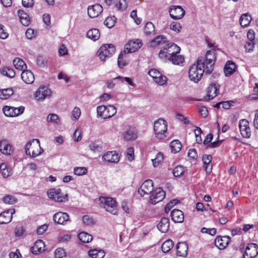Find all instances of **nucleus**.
<instances>
[{
	"label": "nucleus",
	"instance_id": "obj_1",
	"mask_svg": "<svg viewBox=\"0 0 258 258\" xmlns=\"http://www.w3.org/2000/svg\"><path fill=\"white\" fill-rule=\"evenodd\" d=\"M205 72V58L199 57L196 63H194L188 70V76L190 80L198 82L202 78Z\"/></svg>",
	"mask_w": 258,
	"mask_h": 258
},
{
	"label": "nucleus",
	"instance_id": "obj_2",
	"mask_svg": "<svg viewBox=\"0 0 258 258\" xmlns=\"http://www.w3.org/2000/svg\"><path fill=\"white\" fill-rule=\"evenodd\" d=\"M180 48L174 43L166 44L163 49L159 52L158 56L160 58L164 61H167V58L169 56L174 55L178 54Z\"/></svg>",
	"mask_w": 258,
	"mask_h": 258
},
{
	"label": "nucleus",
	"instance_id": "obj_3",
	"mask_svg": "<svg viewBox=\"0 0 258 258\" xmlns=\"http://www.w3.org/2000/svg\"><path fill=\"white\" fill-rule=\"evenodd\" d=\"M167 122L162 118H159L155 121L154 131L156 137L159 139H164L166 137L165 133L167 132Z\"/></svg>",
	"mask_w": 258,
	"mask_h": 258
},
{
	"label": "nucleus",
	"instance_id": "obj_4",
	"mask_svg": "<svg viewBox=\"0 0 258 258\" xmlns=\"http://www.w3.org/2000/svg\"><path fill=\"white\" fill-rule=\"evenodd\" d=\"M100 206L105 210L113 215L117 214L116 203L114 199L110 197H102L100 198Z\"/></svg>",
	"mask_w": 258,
	"mask_h": 258
},
{
	"label": "nucleus",
	"instance_id": "obj_5",
	"mask_svg": "<svg viewBox=\"0 0 258 258\" xmlns=\"http://www.w3.org/2000/svg\"><path fill=\"white\" fill-rule=\"evenodd\" d=\"M115 47L111 44H106L102 45L97 51V54L102 61H105L114 53Z\"/></svg>",
	"mask_w": 258,
	"mask_h": 258
},
{
	"label": "nucleus",
	"instance_id": "obj_6",
	"mask_svg": "<svg viewBox=\"0 0 258 258\" xmlns=\"http://www.w3.org/2000/svg\"><path fill=\"white\" fill-rule=\"evenodd\" d=\"M47 194L50 199L57 202H65L68 201V194L62 193L60 188H50Z\"/></svg>",
	"mask_w": 258,
	"mask_h": 258
},
{
	"label": "nucleus",
	"instance_id": "obj_7",
	"mask_svg": "<svg viewBox=\"0 0 258 258\" xmlns=\"http://www.w3.org/2000/svg\"><path fill=\"white\" fill-rule=\"evenodd\" d=\"M215 51L216 50L214 49L208 50L206 53L205 58L204 57L205 63L206 62L205 73L207 74H211L213 71V66L216 59Z\"/></svg>",
	"mask_w": 258,
	"mask_h": 258
},
{
	"label": "nucleus",
	"instance_id": "obj_8",
	"mask_svg": "<svg viewBox=\"0 0 258 258\" xmlns=\"http://www.w3.org/2000/svg\"><path fill=\"white\" fill-rule=\"evenodd\" d=\"M24 107L21 106L19 107L5 106L3 110L5 115L9 117H13L22 114L24 111Z\"/></svg>",
	"mask_w": 258,
	"mask_h": 258
},
{
	"label": "nucleus",
	"instance_id": "obj_9",
	"mask_svg": "<svg viewBox=\"0 0 258 258\" xmlns=\"http://www.w3.org/2000/svg\"><path fill=\"white\" fill-rule=\"evenodd\" d=\"M165 197V192L160 187L157 188L150 196V203L153 205L162 201Z\"/></svg>",
	"mask_w": 258,
	"mask_h": 258
},
{
	"label": "nucleus",
	"instance_id": "obj_10",
	"mask_svg": "<svg viewBox=\"0 0 258 258\" xmlns=\"http://www.w3.org/2000/svg\"><path fill=\"white\" fill-rule=\"evenodd\" d=\"M169 13L171 18L178 20L182 18L185 15V11L181 6H172L169 8Z\"/></svg>",
	"mask_w": 258,
	"mask_h": 258
},
{
	"label": "nucleus",
	"instance_id": "obj_11",
	"mask_svg": "<svg viewBox=\"0 0 258 258\" xmlns=\"http://www.w3.org/2000/svg\"><path fill=\"white\" fill-rule=\"evenodd\" d=\"M258 245L253 243H249L246 246L243 254V258H254L258 254Z\"/></svg>",
	"mask_w": 258,
	"mask_h": 258
},
{
	"label": "nucleus",
	"instance_id": "obj_12",
	"mask_svg": "<svg viewBox=\"0 0 258 258\" xmlns=\"http://www.w3.org/2000/svg\"><path fill=\"white\" fill-rule=\"evenodd\" d=\"M153 189V182L151 179H147L141 185L138 190L139 194L143 197L145 195H149Z\"/></svg>",
	"mask_w": 258,
	"mask_h": 258
},
{
	"label": "nucleus",
	"instance_id": "obj_13",
	"mask_svg": "<svg viewBox=\"0 0 258 258\" xmlns=\"http://www.w3.org/2000/svg\"><path fill=\"white\" fill-rule=\"evenodd\" d=\"M142 44L139 39L130 40L124 46V51L127 53L135 52L142 46Z\"/></svg>",
	"mask_w": 258,
	"mask_h": 258
},
{
	"label": "nucleus",
	"instance_id": "obj_14",
	"mask_svg": "<svg viewBox=\"0 0 258 258\" xmlns=\"http://www.w3.org/2000/svg\"><path fill=\"white\" fill-rule=\"evenodd\" d=\"M239 127L240 133L243 138H248L251 135L250 128L249 126V122L245 119L240 120Z\"/></svg>",
	"mask_w": 258,
	"mask_h": 258
},
{
	"label": "nucleus",
	"instance_id": "obj_15",
	"mask_svg": "<svg viewBox=\"0 0 258 258\" xmlns=\"http://www.w3.org/2000/svg\"><path fill=\"white\" fill-rule=\"evenodd\" d=\"M51 95V90L46 86L40 87L35 93V97L38 100H43Z\"/></svg>",
	"mask_w": 258,
	"mask_h": 258
},
{
	"label": "nucleus",
	"instance_id": "obj_16",
	"mask_svg": "<svg viewBox=\"0 0 258 258\" xmlns=\"http://www.w3.org/2000/svg\"><path fill=\"white\" fill-rule=\"evenodd\" d=\"M15 210L11 209L5 211L0 214V224H7L10 222L13 218V215L15 214Z\"/></svg>",
	"mask_w": 258,
	"mask_h": 258
},
{
	"label": "nucleus",
	"instance_id": "obj_17",
	"mask_svg": "<svg viewBox=\"0 0 258 258\" xmlns=\"http://www.w3.org/2000/svg\"><path fill=\"white\" fill-rule=\"evenodd\" d=\"M103 11V8L100 4L89 6L88 8V15L92 18L98 17Z\"/></svg>",
	"mask_w": 258,
	"mask_h": 258
},
{
	"label": "nucleus",
	"instance_id": "obj_18",
	"mask_svg": "<svg viewBox=\"0 0 258 258\" xmlns=\"http://www.w3.org/2000/svg\"><path fill=\"white\" fill-rule=\"evenodd\" d=\"M219 92V85L217 83H212L208 88L206 99L211 100L215 97Z\"/></svg>",
	"mask_w": 258,
	"mask_h": 258
},
{
	"label": "nucleus",
	"instance_id": "obj_19",
	"mask_svg": "<svg viewBox=\"0 0 258 258\" xmlns=\"http://www.w3.org/2000/svg\"><path fill=\"white\" fill-rule=\"evenodd\" d=\"M230 238L228 236H217L215 240V245L219 249H224L230 242Z\"/></svg>",
	"mask_w": 258,
	"mask_h": 258
},
{
	"label": "nucleus",
	"instance_id": "obj_20",
	"mask_svg": "<svg viewBox=\"0 0 258 258\" xmlns=\"http://www.w3.org/2000/svg\"><path fill=\"white\" fill-rule=\"evenodd\" d=\"M102 159L108 162L117 163L119 161V156L116 151L107 152L103 155Z\"/></svg>",
	"mask_w": 258,
	"mask_h": 258
},
{
	"label": "nucleus",
	"instance_id": "obj_21",
	"mask_svg": "<svg viewBox=\"0 0 258 258\" xmlns=\"http://www.w3.org/2000/svg\"><path fill=\"white\" fill-rule=\"evenodd\" d=\"M69 215L67 213L59 212L55 213L53 216L54 222L59 224H63L69 220Z\"/></svg>",
	"mask_w": 258,
	"mask_h": 258
},
{
	"label": "nucleus",
	"instance_id": "obj_22",
	"mask_svg": "<svg viewBox=\"0 0 258 258\" xmlns=\"http://www.w3.org/2000/svg\"><path fill=\"white\" fill-rule=\"evenodd\" d=\"M0 151L5 155H11L13 152L12 145L7 140H3L0 142Z\"/></svg>",
	"mask_w": 258,
	"mask_h": 258
},
{
	"label": "nucleus",
	"instance_id": "obj_23",
	"mask_svg": "<svg viewBox=\"0 0 258 258\" xmlns=\"http://www.w3.org/2000/svg\"><path fill=\"white\" fill-rule=\"evenodd\" d=\"M171 217L175 223H182L184 220V214L182 211L174 209L171 211Z\"/></svg>",
	"mask_w": 258,
	"mask_h": 258
},
{
	"label": "nucleus",
	"instance_id": "obj_24",
	"mask_svg": "<svg viewBox=\"0 0 258 258\" xmlns=\"http://www.w3.org/2000/svg\"><path fill=\"white\" fill-rule=\"evenodd\" d=\"M236 69V64L232 61L228 60L224 66V72L226 77L231 76Z\"/></svg>",
	"mask_w": 258,
	"mask_h": 258
},
{
	"label": "nucleus",
	"instance_id": "obj_25",
	"mask_svg": "<svg viewBox=\"0 0 258 258\" xmlns=\"http://www.w3.org/2000/svg\"><path fill=\"white\" fill-rule=\"evenodd\" d=\"M168 41L167 39L164 35H161L157 36L154 39L151 40L149 42L150 47H155L158 45L164 44Z\"/></svg>",
	"mask_w": 258,
	"mask_h": 258
},
{
	"label": "nucleus",
	"instance_id": "obj_26",
	"mask_svg": "<svg viewBox=\"0 0 258 258\" xmlns=\"http://www.w3.org/2000/svg\"><path fill=\"white\" fill-rule=\"evenodd\" d=\"M21 78L25 83L28 84H31L34 81V76L32 72L29 70L22 71Z\"/></svg>",
	"mask_w": 258,
	"mask_h": 258
},
{
	"label": "nucleus",
	"instance_id": "obj_27",
	"mask_svg": "<svg viewBox=\"0 0 258 258\" xmlns=\"http://www.w3.org/2000/svg\"><path fill=\"white\" fill-rule=\"evenodd\" d=\"M169 227V220L168 218L162 217L157 225V228L162 233L166 232Z\"/></svg>",
	"mask_w": 258,
	"mask_h": 258
},
{
	"label": "nucleus",
	"instance_id": "obj_28",
	"mask_svg": "<svg viewBox=\"0 0 258 258\" xmlns=\"http://www.w3.org/2000/svg\"><path fill=\"white\" fill-rule=\"evenodd\" d=\"M188 245L186 242H179L176 245V251L178 255L185 256L187 254Z\"/></svg>",
	"mask_w": 258,
	"mask_h": 258
},
{
	"label": "nucleus",
	"instance_id": "obj_29",
	"mask_svg": "<svg viewBox=\"0 0 258 258\" xmlns=\"http://www.w3.org/2000/svg\"><path fill=\"white\" fill-rule=\"evenodd\" d=\"M212 159V157L210 155L205 154L203 156V162L205 165L206 171L207 173H211L212 171V166L211 164Z\"/></svg>",
	"mask_w": 258,
	"mask_h": 258
},
{
	"label": "nucleus",
	"instance_id": "obj_30",
	"mask_svg": "<svg viewBox=\"0 0 258 258\" xmlns=\"http://www.w3.org/2000/svg\"><path fill=\"white\" fill-rule=\"evenodd\" d=\"M88 255L92 258H103L105 256V251L101 249H90L88 252Z\"/></svg>",
	"mask_w": 258,
	"mask_h": 258
},
{
	"label": "nucleus",
	"instance_id": "obj_31",
	"mask_svg": "<svg viewBox=\"0 0 258 258\" xmlns=\"http://www.w3.org/2000/svg\"><path fill=\"white\" fill-rule=\"evenodd\" d=\"M18 15L22 25L27 26L30 24V21L29 17L23 10H19L18 12Z\"/></svg>",
	"mask_w": 258,
	"mask_h": 258
},
{
	"label": "nucleus",
	"instance_id": "obj_32",
	"mask_svg": "<svg viewBox=\"0 0 258 258\" xmlns=\"http://www.w3.org/2000/svg\"><path fill=\"white\" fill-rule=\"evenodd\" d=\"M137 138V133L133 129L130 128L123 133V138L126 141H134Z\"/></svg>",
	"mask_w": 258,
	"mask_h": 258
},
{
	"label": "nucleus",
	"instance_id": "obj_33",
	"mask_svg": "<svg viewBox=\"0 0 258 258\" xmlns=\"http://www.w3.org/2000/svg\"><path fill=\"white\" fill-rule=\"evenodd\" d=\"M184 60V57L180 54L169 56L167 58V61H171L173 64L176 65H181L183 63Z\"/></svg>",
	"mask_w": 258,
	"mask_h": 258
},
{
	"label": "nucleus",
	"instance_id": "obj_34",
	"mask_svg": "<svg viewBox=\"0 0 258 258\" xmlns=\"http://www.w3.org/2000/svg\"><path fill=\"white\" fill-rule=\"evenodd\" d=\"M0 171L4 178H7L12 174L11 168L4 163L0 165Z\"/></svg>",
	"mask_w": 258,
	"mask_h": 258
},
{
	"label": "nucleus",
	"instance_id": "obj_35",
	"mask_svg": "<svg viewBox=\"0 0 258 258\" xmlns=\"http://www.w3.org/2000/svg\"><path fill=\"white\" fill-rule=\"evenodd\" d=\"M116 109L114 106L108 105L106 106L105 114H104V119L112 117L116 113Z\"/></svg>",
	"mask_w": 258,
	"mask_h": 258
},
{
	"label": "nucleus",
	"instance_id": "obj_36",
	"mask_svg": "<svg viewBox=\"0 0 258 258\" xmlns=\"http://www.w3.org/2000/svg\"><path fill=\"white\" fill-rule=\"evenodd\" d=\"M32 249L34 253L43 251L44 250V244L43 241L42 240H38L36 241Z\"/></svg>",
	"mask_w": 258,
	"mask_h": 258
},
{
	"label": "nucleus",
	"instance_id": "obj_37",
	"mask_svg": "<svg viewBox=\"0 0 258 258\" xmlns=\"http://www.w3.org/2000/svg\"><path fill=\"white\" fill-rule=\"evenodd\" d=\"M251 21V16L247 13L242 15L240 18V23L242 27H247Z\"/></svg>",
	"mask_w": 258,
	"mask_h": 258
},
{
	"label": "nucleus",
	"instance_id": "obj_38",
	"mask_svg": "<svg viewBox=\"0 0 258 258\" xmlns=\"http://www.w3.org/2000/svg\"><path fill=\"white\" fill-rule=\"evenodd\" d=\"M87 36L89 39L96 41L100 37L99 31L97 29H90L87 32Z\"/></svg>",
	"mask_w": 258,
	"mask_h": 258
},
{
	"label": "nucleus",
	"instance_id": "obj_39",
	"mask_svg": "<svg viewBox=\"0 0 258 258\" xmlns=\"http://www.w3.org/2000/svg\"><path fill=\"white\" fill-rule=\"evenodd\" d=\"M13 64L15 68L19 71H23L27 68V66L24 61L19 58H16L13 60Z\"/></svg>",
	"mask_w": 258,
	"mask_h": 258
},
{
	"label": "nucleus",
	"instance_id": "obj_40",
	"mask_svg": "<svg viewBox=\"0 0 258 258\" xmlns=\"http://www.w3.org/2000/svg\"><path fill=\"white\" fill-rule=\"evenodd\" d=\"M78 238L83 243H89L93 239L91 235L85 232H82L78 235Z\"/></svg>",
	"mask_w": 258,
	"mask_h": 258
},
{
	"label": "nucleus",
	"instance_id": "obj_41",
	"mask_svg": "<svg viewBox=\"0 0 258 258\" xmlns=\"http://www.w3.org/2000/svg\"><path fill=\"white\" fill-rule=\"evenodd\" d=\"M14 92L12 88L4 89L0 90V98L7 99L14 94Z\"/></svg>",
	"mask_w": 258,
	"mask_h": 258
},
{
	"label": "nucleus",
	"instance_id": "obj_42",
	"mask_svg": "<svg viewBox=\"0 0 258 258\" xmlns=\"http://www.w3.org/2000/svg\"><path fill=\"white\" fill-rule=\"evenodd\" d=\"M170 146L171 152L175 154L180 151L182 146L178 140H174L170 143Z\"/></svg>",
	"mask_w": 258,
	"mask_h": 258
},
{
	"label": "nucleus",
	"instance_id": "obj_43",
	"mask_svg": "<svg viewBox=\"0 0 258 258\" xmlns=\"http://www.w3.org/2000/svg\"><path fill=\"white\" fill-rule=\"evenodd\" d=\"M173 242L171 240H166L162 245L161 248L163 252H168L173 246Z\"/></svg>",
	"mask_w": 258,
	"mask_h": 258
},
{
	"label": "nucleus",
	"instance_id": "obj_44",
	"mask_svg": "<svg viewBox=\"0 0 258 258\" xmlns=\"http://www.w3.org/2000/svg\"><path fill=\"white\" fill-rule=\"evenodd\" d=\"M126 53H127L123 51H121L118 55L117 59V64L120 68H123L127 64V61L125 59H123V57L125 55Z\"/></svg>",
	"mask_w": 258,
	"mask_h": 258
},
{
	"label": "nucleus",
	"instance_id": "obj_45",
	"mask_svg": "<svg viewBox=\"0 0 258 258\" xmlns=\"http://www.w3.org/2000/svg\"><path fill=\"white\" fill-rule=\"evenodd\" d=\"M36 141L38 144V145L36 146L37 150H33L32 152V154H30V155H29L33 158L36 157L43 152V149L40 147L39 140L36 139Z\"/></svg>",
	"mask_w": 258,
	"mask_h": 258
},
{
	"label": "nucleus",
	"instance_id": "obj_46",
	"mask_svg": "<svg viewBox=\"0 0 258 258\" xmlns=\"http://www.w3.org/2000/svg\"><path fill=\"white\" fill-rule=\"evenodd\" d=\"M155 32V27L152 22H147L144 27V32L146 35H150Z\"/></svg>",
	"mask_w": 258,
	"mask_h": 258
},
{
	"label": "nucleus",
	"instance_id": "obj_47",
	"mask_svg": "<svg viewBox=\"0 0 258 258\" xmlns=\"http://www.w3.org/2000/svg\"><path fill=\"white\" fill-rule=\"evenodd\" d=\"M116 18L114 16L108 17L104 22V24L109 28L113 27L115 23Z\"/></svg>",
	"mask_w": 258,
	"mask_h": 258
},
{
	"label": "nucleus",
	"instance_id": "obj_48",
	"mask_svg": "<svg viewBox=\"0 0 258 258\" xmlns=\"http://www.w3.org/2000/svg\"><path fill=\"white\" fill-rule=\"evenodd\" d=\"M154 81L159 85L164 86L167 84V78L166 76L162 75L161 74V76L155 77V79L154 80Z\"/></svg>",
	"mask_w": 258,
	"mask_h": 258
},
{
	"label": "nucleus",
	"instance_id": "obj_49",
	"mask_svg": "<svg viewBox=\"0 0 258 258\" xmlns=\"http://www.w3.org/2000/svg\"><path fill=\"white\" fill-rule=\"evenodd\" d=\"M3 201L5 204L12 205L16 203L17 202V200L15 197L8 195L3 198Z\"/></svg>",
	"mask_w": 258,
	"mask_h": 258
},
{
	"label": "nucleus",
	"instance_id": "obj_50",
	"mask_svg": "<svg viewBox=\"0 0 258 258\" xmlns=\"http://www.w3.org/2000/svg\"><path fill=\"white\" fill-rule=\"evenodd\" d=\"M47 120L57 124L60 123V120L57 114L54 113L49 114L47 117Z\"/></svg>",
	"mask_w": 258,
	"mask_h": 258
},
{
	"label": "nucleus",
	"instance_id": "obj_51",
	"mask_svg": "<svg viewBox=\"0 0 258 258\" xmlns=\"http://www.w3.org/2000/svg\"><path fill=\"white\" fill-rule=\"evenodd\" d=\"M127 6V3L125 0H118V3L115 5V7L117 10L121 11L125 10Z\"/></svg>",
	"mask_w": 258,
	"mask_h": 258
},
{
	"label": "nucleus",
	"instance_id": "obj_52",
	"mask_svg": "<svg viewBox=\"0 0 258 258\" xmlns=\"http://www.w3.org/2000/svg\"><path fill=\"white\" fill-rule=\"evenodd\" d=\"M36 62L39 67H44L47 64V60L46 57L40 55L37 57Z\"/></svg>",
	"mask_w": 258,
	"mask_h": 258
},
{
	"label": "nucleus",
	"instance_id": "obj_53",
	"mask_svg": "<svg viewBox=\"0 0 258 258\" xmlns=\"http://www.w3.org/2000/svg\"><path fill=\"white\" fill-rule=\"evenodd\" d=\"M87 169L84 167H75L74 169V173L77 175H83L86 174Z\"/></svg>",
	"mask_w": 258,
	"mask_h": 258
},
{
	"label": "nucleus",
	"instance_id": "obj_54",
	"mask_svg": "<svg viewBox=\"0 0 258 258\" xmlns=\"http://www.w3.org/2000/svg\"><path fill=\"white\" fill-rule=\"evenodd\" d=\"M184 173L183 167L182 166H177L173 170V174L175 177H179Z\"/></svg>",
	"mask_w": 258,
	"mask_h": 258
},
{
	"label": "nucleus",
	"instance_id": "obj_55",
	"mask_svg": "<svg viewBox=\"0 0 258 258\" xmlns=\"http://www.w3.org/2000/svg\"><path fill=\"white\" fill-rule=\"evenodd\" d=\"M163 160V155L161 153H158L157 154L156 157L152 159L153 164L154 167L157 166Z\"/></svg>",
	"mask_w": 258,
	"mask_h": 258
},
{
	"label": "nucleus",
	"instance_id": "obj_56",
	"mask_svg": "<svg viewBox=\"0 0 258 258\" xmlns=\"http://www.w3.org/2000/svg\"><path fill=\"white\" fill-rule=\"evenodd\" d=\"M179 202L177 199H173L168 203L165 207V211L166 213H168L171 209L176 204Z\"/></svg>",
	"mask_w": 258,
	"mask_h": 258
},
{
	"label": "nucleus",
	"instance_id": "obj_57",
	"mask_svg": "<svg viewBox=\"0 0 258 258\" xmlns=\"http://www.w3.org/2000/svg\"><path fill=\"white\" fill-rule=\"evenodd\" d=\"M170 28L171 30L175 32H179L181 31L182 27L179 23L177 22H173L171 23Z\"/></svg>",
	"mask_w": 258,
	"mask_h": 258
},
{
	"label": "nucleus",
	"instance_id": "obj_58",
	"mask_svg": "<svg viewBox=\"0 0 258 258\" xmlns=\"http://www.w3.org/2000/svg\"><path fill=\"white\" fill-rule=\"evenodd\" d=\"M256 41H249L246 42L244 45L246 52H250L253 50Z\"/></svg>",
	"mask_w": 258,
	"mask_h": 258
},
{
	"label": "nucleus",
	"instance_id": "obj_59",
	"mask_svg": "<svg viewBox=\"0 0 258 258\" xmlns=\"http://www.w3.org/2000/svg\"><path fill=\"white\" fill-rule=\"evenodd\" d=\"M106 106L104 105L99 106L97 107V117H101L104 119Z\"/></svg>",
	"mask_w": 258,
	"mask_h": 258
},
{
	"label": "nucleus",
	"instance_id": "obj_60",
	"mask_svg": "<svg viewBox=\"0 0 258 258\" xmlns=\"http://www.w3.org/2000/svg\"><path fill=\"white\" fill-rule=\"evenodd\" d=\"M66 252L62 248H58L55 251V258H62L65 256Z\"/></svg>",
	"mask_w": 258,
	"mask_h": 258
},
{
	"label": "nucleus",
	"instance_id": "obj_61",
	"mask_svg": "<svg viewBox=\"0 0 258 258\" xmlns=\"http://www.w3.org/2000/svg\"><path fill=\"white\" fill-rule=\"evenodd\" d=\"M161 73L157 70L155 69H152L148 72V75L153 78V80L155 79V77L158 76H161Z\"/></svg>",
	"mask_w": 258,
	"mask_h": 258
},
{
	"label": "nucleus",
	"instance_id": "obj_62",
	"mask_svg": "<svg viewBox=\"0 0 258 258\" xmlns=\"http://www.w3.org/2000/svg\"><path fill=\"white\" fill-rule=\"evenodd\" d=\"M114 80H118L121 82L125 81L126 82L130 85L134 86L135 84L133 83L132 79L128 77H122L121 76H118L116 78H114Z\"/></svg>",
	"mask_w": 258,
	"mask_h": 258
},
{
	"label": "nucleus",
	"instance_id": "obj_63",
	"mask_svg": "<svg viewBox=\"0 0 258 258\" xmlns=\"http://www.w3.org/2000/svg\"><path fill=\"white\" fill-rule=\"evenodd\" d=\"M81 114V110L79 108L75 107L72 112V116L74 118V120L78 119Z\"/></svg>",
	"mask_w": 258,
	"mask_h": 258
},
{
	"label": "nucleus",
	"instance_id": "obj_64",
	"mask_svg": "<svg viewBox=\"0 0 258 258\" xmlns=\"http://www.w3.org/2000/svg\"><path fill=\"white\" fill-rule=\"evenodd\" d=\"M126 157L130 161L134 159V149L133 147H130L126 150Z\"/></svg>",
	"mask_w": 258,
	"mask_h": 258
}]
</instances>
